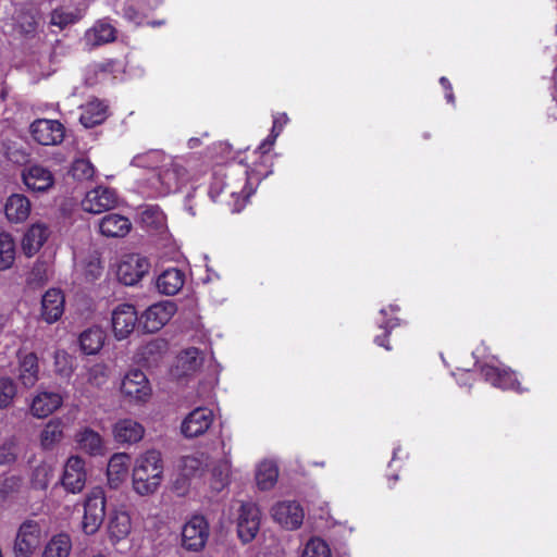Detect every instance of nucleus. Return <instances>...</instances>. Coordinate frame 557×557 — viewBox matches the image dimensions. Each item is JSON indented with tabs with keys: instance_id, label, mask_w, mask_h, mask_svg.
Returning a JSON list of instances; mask_svg holds the SVG:
<instances>
[{
	"instance_id": "nucleus-1",
	"label": "nucleus",
	"mask_w": 557,
	"mask_h": 557,
	"mask_svg": "<svg viewBox=\"0 0 557 557\" xmlns=\"http://www.w3.org/2000/svg\"><path fill=\"white\" fill-rule=\"evenodd\" d=\"M162 474L161 454L157 450H148L136 459L133 469L134 491L141 496L153 494L161 484Z\"/></svg>"
},
{
	"instance_id": "nucleus-2",
	"label": "nucleus",
	"mask_w": 557,
	"mask_h": 557,
	"mask_svg": "<svg viewBox=\"0 0 557 557\" xmlns=\"http://www.w3.org/2000/svg\"><path fill=\"white\" fill-rule=\"evenodd\" d=\"M106 517V496L101 488H95L84 504L83 531L95 534L101 527Z\"/></svg>"
},
{
	"instance_id": "nucleus-3",
	"label": "nucleus",
	"mask_w": 557,
	"mask_h": 557,
	"mask_svg": "<svg viewBox=\"0 0 557 557\" xmlns=\"http://www.w3.org/2000/svg\"><path fill=\"white\" fill-rule=\"evenodd\" d=\"M209 539V523L202 516H194L182 529V546L188 552H201Z\"/></svg>"
},
{
	"instance_id": "nucleus-4",
	"label": "nucleus",
	"mask_w": 557,
	"mask_h": 557,
	"mask_svg": "<svg viewBox=\"0 0 557 557\" xmlns=\"http://www.w3.org/2000/svg\"><path fill=\"white\" fill-rule=\"evenodd\" d=\"M176 304L171 300L151 305L141 315L140 323L147 333H154L165 325L176 312Z\"/></svg>"
},
{
	"instance_id": "nucleus-5",
	"label": "nucleus",
	"mask_w": 557,
	"mask_h": 557,
	"mask_svg": "<svg viewBox=\"0 0 557 557\" xmlns=\"http://www.w3.org/2000/svg\"><path fill=\"white\" fill-rule=\"evenodd\" d=\"M149 269L150 263L147 258L131 255L117 265L116 276L122 284L133 286L149 272Z\"/></svg>"
},
{
	"instance_id": "nucleus-6",
	"label": "nucleus",
	"mask_w": 557,
	"mask_h": 557,
	"mask_svg": "<svg viewBox=\"0 0 557 557\" xmlns=\"http://www.w3.org/2000/svg\"><path fill=\"white\" fill-rule=\"evenodd\" d=\"M260 528V510L253 503H243L238 510L237 534L243 543L251 542Z\"/></svg>"
},
{
	"instance_id": "nucleus-7",
	"label": "nucleus",
	"mask_w": 557,
	"mask_h": 557,
	"mask_svg": "<svg viewBox=\"0 0 557 557\" xmlns=\"http://www.w3.org/2000/svg\"><path fill=\"white\" fill-rule=\"evenodd\" d=\"M40 533V525L36 521L26 520L23 522L14 542L15 557H30L39 544Z\"/></svg>"
},
{
	"instance_id": "nucleus-8",
	"label": "nucleus",
	"mask_w": 557,
	"mask_h": 557,
	"mask_svg": "<svg viewBox=\"0 0 557 557\" xmlns=\"http://www.w3.org/2000/svg\"><path fill=\"white\" fill-rule=\"evenodd\" d=\"M30 133L40 145H59L64 138V126L55 120L39 119L32 123Z\"/></svg>"
},
{
	"instance_id": "nucleus-9",
	"label": "nucleus",
	"mask_w": 557,
	"mask_h": 557,
	"mask_svg": "<svg viewBox=\"0 0 557 557\" xmlns=\"http://www.w3.org/2000/svg\"><path fill=\"white\" fill-rule=\"evenodd\" d=\"M117 203V197L113 189L109 187H97L89 190L82 201L84 211L99 214L113 209Z\"/></svg>"
},
{
	"instance_id": "nucleus-10",
	"label": "nucleus",
	"mask_w": 557,
	"mask_h": 557,
	"mask_svg": "<svg viewBox=\"0 0 557 557\" xmlns=\"http://www.w3.org/2000/svg\"><path fill=\"white\" fill-rule=\"evenodd\" d=\"M213 412L209 408L198 407L187 414L182 422V433L187 438L205 434L213 422Z\"/></svg>"
},
{
	"instance_id": "nucleus-11",
	"label": "nucleus",
	"mask_w": 557,
	"mask_h": 557,
	"mask_svg": "<svg viewBox=\"0 0 557 557\" xmlns=\"http://www.w3.org/2000/svg\"><path fill=\"white\" fill-rule=\"evenodd\" d=\"M273 519L288 530L299 528L304 520V510L296 502H280L272 507Z\"/></svg>"
},
{
	"instance_id": "nucleus-12",
	"label": "nucleus",
	"mask_w": 557,
	"mask_h": 557,
	"mask_svg": "<svg viewBox=\"0 0 557 557\" xmlns=\"http://www.w3.org/2000/svg\"><path fill=\"white\" fill-rule=\"evenodd\" d=\"M138 321L137 312L133 305L123 304L112 312V329L116 339L126 338L134 330Z\"/></svg>"
},
{
	"instance_id": "nucleus-13",
	"label": "nucleus",
	"mask_w": 557,
	"mask_h": 557,
	"mask_svg": "<svg viewBox=\"0 0 557 557\" xmlns=\"http://www.w3.org/2000/svg\"><path fill=\"white\" fill-rule=\"evenodd\" d=\"M186 169L169 158V162H163L157 172V180L160 184L159 194L166 195L178 189L180 183L186 181Z\"/></svg>"
},
{
	"instance_id": "nucleus-14",
	"label": "nucleus",
	"mask_w": 557,
	"mask_h": 557,
	"mask_svg": "<svg viewBox=\"0 0 557 557\" xmlns=\"http://www.w3.org/2000/svg\"><path fill=\"white\" fill-rule=\"evenodd\" d=\"M121 391L135 400H146L151 393L146 374L140 370H133L122 381Z\"/></svg>"
},
{
	"instance_id": "nucleus-15",
	"label": "nucleus",
	"mask_w": 557,
	"mask_h": 557,
	"mask_svg": "<svg viewBox=\"0 0 557 557\" xmlns=\"http://www.w3.org/2000/svg\"><path fill=\"white\" fill-rule=\"evenodd\" d=\"M85 462L77 456L67 459L64 467L62 484L71 493H79L86 482V472L84 470Z\"/></svg>"
},
{
	"instance_id": "nucleus-16",
	"label": "nucleus",
	"mask_w": 557,
	"mask_h": 557,
	"mask_svg": "<svg viewBox=\"0 0 557 557\" xmlns=\"http://www.w3.org/2000/svg\"><path fill=\"white\" fill-rule=\"evenodd\" d=\"M22 178L28 189L37 193H45L54 184L51 171L37 164L25 169L22 173Z\"/></svg>"
},
{
	"instance_id": "nucleus-17",
	"label": "nucleus",
	"mask_w": 557,
	"mask_h": 557,
	"mask_svg": "<svg viewBox=\"0 0 557 557\" xmlns=\"http://www.w3.org/2000/svg\"><path fill=\"white\" fill-rule=\"evenodd\" d=\"M64 311V295L60 289H48L41 299V317L51 324L58 321Z\"/></svg>"
},
{
	"instance_id": "nucleus-18",
	"label": "nucleus",
	"mask_w": 557,
	"mask_h": 557,
	"mask_svg": "<svg viewBox=\"0 0 557 557\" xmlns=\"http://www.w3.org/2000/svg\"><path fill=\"white\" fill-rule=\"evenodd\" d=\"M4 213L10 222L22 223L30 213V201L22 194H13L5 201Z\"/></svg>"
},
{
	"instance_id": "nucleus-19",
	"label": "nucleus",
	"mask_w": 557,
	"mask_h": 557,
	"mask_svg": "<svg viewBox=\"0 0 557 557\" xmlns=\"http://www.w3.org/2000/svg\"><path fill=\"white\" fill-rule=\"evenodd\" d=\"M132 228L131 221L121 214L110 213L99 223V230L107 237H124Z\"/></svg>"
},
{
	"instance_id": "nucleus-20",
	"label": "nucleus",
	"mask_w": 557,
	"mask_h": 557,
	"mask_svg": "<svg viewBox=\"0 0 557 557\" xmlns=\"http://www.w3.org/2000/svg\"><path fill=\"white\" fill-rule=\"evenodd\" d=\"M481 372L484 379L492 385L503 389L512 388L520 392V384L515 377L513 372L509 370H500L490 364L483 366L481 368Z\"/></svg>"
},
{
	"instance_id": "nucleus-21",
	"label": "nucleus",
	"mask_w": 557,
	"mask_h": 557,
	"mask_svg": "<svg viewBox=\"0 0 557 557\" xmlns=\"http://www.w3.org/2000/svg\"><path fill=\"white\" fill-rule=\"evenodd\" d=\"M49 228L46 224H33L24 235L22 247L26 256L35 255L49 237Z\"/></svg>"
},
{
	"instance_id": "nucleus-22",
	"label": "nucleus",
	"mask_w": 557,
	"mask_h": 557,
	"mask_svg": "<svg viewBox=\"0 0 557 557\" xmlns=\"http://www.w3.org/2000/svg\"><path fill=\"white\" fill-rule=\"evenodd\" d=\"M62 397L58 393H39L32 403L30 411L36 418H46L62 405Z\"/></svg>"
},
{
	"instance_id": "nucleus-23",
	"label": "nucleus",
	"mask_w": 557,
	"mask_h": 557,
	"mask_svg": "<svg viewBox=\"0 0 557 557\" xmlns=\"http://www.w3.org/2000/svg\"><path fill=\"white\" fill-rule=\"evenodd\" d=\"M184 283V272L176 268H170L158 276L156 285L161 294L172 296L182 289Z\"/></svg>"
},
{
	"instance_id": "nucleus-24",
	"label": "nucleus",
	"mask_w": 557,
	"mask_h": 557,
	"mask_svg": "<svg viewBox=\"0 0 557 557\" xmlns=\"http://www.w3.org/2000/svg\"><path fill=\"white\" fill-rule=\"evenodd\" d=\"M106 333L98 326L83 331L78 337L81 350L85 355H96L103 347Z\"/></svg>"
},
{
	"instance_id": "nucleus-25",
	"label": "nucleus",
	"mask_w": 557,
	"mask_h": 557,
	"mask_svg": "<svg viewBox=\"0 0 557 557\" xmlns=\"http://www.w3.org/2000/svg\"><path fill=\"white\" fill-rule=\"evenodd\" d=\"M113 433L119 443L132 444L143 438L144 428L134 420L124 419L115 424Z\"/></svg>"
},
{
	"instance_id": "nucleus-26",
	"label": "nucleus",
	"mask_w": 557,
	"mask_h": 557,
	"mask_svg": "<svg viewBox=\"0 0 557 557\" xmlns=\"http://www.w3.org/2000/svg\"><path fill=\"white\" fill-rule=\"evenodd\" d=\"M109 535L110 540L119 542L127 537L132 530L131 517L125 511H115L109 518Z\"/></svg>"
},
{
	"instance_id": "nucleus-27",
	"label": "nucleus",
	"mask_w": 557,
	"mask_h": 557,
	"mask_svg": "<svg viewBox=\"0 0 557 557\" xmlns=\"http://www.w3.org/2000/svg\"><path fill=\"white\" fill-rule=\"evenodd\" d=\"M128 456L125 454L113 455L108 463L107 475L111 488H117L127 475Z\"/></svg>"
},
{
	"instance_id": "nucleus-28",
	"label": "nucleus",
	"mask_w": 557,
	"mask_h": 557,
	"mask_svg": "<svg viewBox=\"0 0 557 557\" xmlns=\"http://www.w3.org/2000/svg\"><path fill=\"white\" fill-rule=\"evenodd\" d=\"M107 119V107L99 100L88 102L79 117L81 124L85 128H91L103 123Z\"/></svg>"
},
{
	"instance_id": "nucleus-29",
	"label": "nucleus",
	"mask_w": 557,
	"mask_h": 557,
	"mask_svg": "<svg viewBox=\"0 0 557 557\" xmlns=\"http://www.w3.org/2000/svg\"><path fill=\"white\" fill-rule=\"evenodd\" d=\"M72 541L69 534L60 533L50 539L42 552V557H69Z\"/></svg>"
},
{
	"instance_id": "nucleus-30",
	"label": "nucleus",
	"mask_w": 557,
	"mask_h": 557,
	"mask_svg": "<svg viewBox=\"0 0 557 557\" xmlns=\"http://www.w3.org/2000/svg\"><path fill=\"white\" fill-rule=\"evenodd\" d=\"M18 379L25 387H33L38 381V359L34 352L23 357Z\"/></svg>"
},
{
	"instance_id": "nucleus-31",
	"label": "nucleus",
	"mask_w": 557,
	"mask_h": 557,
	"mask_svg": "<svg viewBox=\"0 0 557 557\" xmlns=\"http://www.w3.org/2000/svg\"><path fill=\"white\" fill-rule=\"evenodd\" d=\"M86 38L92 46L112 42L116 38V29L104 21H99L87 32Z\"/></svg>"
},
{
	"instance_id": "nucleus-32",
	"label": "nucleus",
	"mask_w": 557,
	"mask_h": 557,
	"mask_svg": "<svg viewBox=\"0 0 557 557\" xmlns=\"http://www.w3.org/2000/svg\"><path fill=\"white\" fill-rule=\"evenodd\" d=\"M63 438V422L60 419L50 420L40 434V444L45 449H51Z\"/></svg>"
},
{
	"instance_id": "nucleus-33",
	"label": "nucleus",
	"mask_w": 557,
	"mask_h": 557,
	"mask_svg": "<svg viewBox=\"0 0 557 557\" xmlns=\"http://www.w3.org/2000/svg\"><path fill=\"white\" fill-rule=\"evenodd\" d=\"M15 260V243L11 234L0 233V271L10 269Z\"/></svg>"
},
{
	"instance_id": "nucleus-34",
	"label": "nucleus",
	"mask_w": 557,
	"mask_h": 557,
	"mask_svg": "<svg viewBox=\"0 0 557 557\" xmlns=\"http://www.w3.org/2000/svg\"><path fill=\"white\" fill-rule=\"evenodd\" d=\"M277 469L271 461L261 462L256 473L257 485L260 490H270L277 480Z\"/></svg>"
},
{
	"instance_id": "nucleus-35",
	"label": "nucleus",
	"mask_w": 557,
	"mask_h": 557,
	"mask_svg": "<svg viewBox=\"0 0 557 557\" xmlns=\"http://www.w3.org/2000/svg\"><path fill=\"white\" fill-rule=\"evenodd\" d=\"M168 158L160 150H150L133 158L132 165L152 170H160Z\"/></svg>"
},
{
	"instance_id": "nucleus-36",
	"label": "nucleus",
	"mask_w": 557,
	"mask_h": 557,
	"mask_svg": "<svg viewBox=\"0 0 557 557\" xmlns=\"http://www.w3.org/2000/svg\"><path fill=\"white\" fill-rule=\"evenodd\" d=\"M200 355V350L195 347L184 350L177 358V367L182 368L185 374L196 371L202 364Z\"/></svg>"
},
{
	"instance_id": "nucleus-37",
	"label": "nucleus",
	"mask_w": 557,
	"mask_h": 557,
	"mask_svg": "<svg viewBox=\"0 0 557 557\" xmlns=\"http://www.w3.org/2000/svg\"><path fill=\"white\" fill-rule=\"evenodd\" d=\"M78 443L81 447L88 451L90 455H98L102 450V442L100 435L90 429H85L79 434Z\"/></svg>"
},
{
	"instance_id": "nucleus-38",
	"label": "nucleus",
	"mask_w": 557,
	"mask_h": 557,
	"mask_svg": "<svg viewBox=\"0 0 557 557\" xmlns=\"http://www.w3.org/2000/svg\"><path fill=\"white\" fill-rule=\"evenodd\" d=\"M20 454L18 442L14 437L5 440L0 446V466H13Z\"/></svg>"
},
{
	"instance_id": "nucleus-39",
	"label": "nucleus",
	"mask_w": 557,
	"mask_h": 557,
	"mask_svg": "<svg viewBox=\"0 0 557 557\" xmlns=\"http://www.w3.org/2000/svg\"><path fill=\"white\" fill-rule=\"evenodd\" d=\"M53 476V469L48 463H40L33 470L32 485L37 490H45L48 487Z\"/></svg>"
},
{
	"instance_id": "nucleus-40",
	"label": "nucleus",
	"mask_w": 557,
	"mask_h": 557,
	"mask_svg": "<svg viewBox=\"0 0 557 557\" xmlns=\"http://www.w3.org/2000/svg\"><path fill=\"white\" fill-rule=\"evenodd\" d=\"M81 15L72 11H65L62 8L54 9L51 12L50 24L58 26L60 29L65 28L79 21Z\"/></svg>"
},
{
	"instance_id": "nucleus-41",
	"label": "nucleus",
	"mask_w": 557,
	"mask_h": 557,
	"mask_svg": "<svg viewBox=\"0 0 557 557\" xmlns=\"http://www.w3.org/2000/svg\"><path fill=\"white\" fill-rule=\"evenodd\" d=\"M302 557H332L329 545L321 539H311L302 553Z\"/></svg>"
},
{
	"instance_id": "nucleus-42",
	"label": "nucleus",
	"mask_w": 557,
	"mask_h": 557,
	"mask_svg": "<svg viewBox=\"0 0 557 557\" xmlns=\"http://www.w3.org/2000/svg\"><path fill=\"white\" fill-rule=\"evenodd\" d=\"M16 395V385L10 377H0V408H8Z\"/></svg>"
},
{
	"instance_id": "nucleus-43",
	"label": "nucleus",
	"mask_w": 557,
	"mask_h": 557,
	"mask_svg": "<svg viewBox=\"0 0 557 557\" xmlns=\"http://www.w3.org/2000/svg\"><path fill=\"white\" fill-rule=\"evenodd\" d=\"M207 467H209V465L203 459L202 454L200 456H187L183 458L184 476L201 473Z\"/></svg>"
},
{
	"instance_id": "nucleus-44",
	"label": "nucleus",
	"mask_w": 557,
	"mask_h": 557,
	"mask_svg": "<svg viewBox=\"0 0 557 557\" xmlns=\"http://www.w3.org/2000/svg\"><path fill=\"white\" fill-rule=\"evenodd\" d=\"M72 175L78 181H87L94 177L95 169L89 160L78 159L72 165Z\"/></svg>"
},
{
	"instance_id": "nucleus-45",
	"label": "nucleus",
	"mask_w": 557,
	"mask_h": 557,
	"mask_svg": "<svg viewBox=\"0 0 557 557\" xmlns=\"http://www.w3.org/2000/svg\"><path fill=\"white\" fill-rule=\"evenodd\" d=\"M39 25V20L35 14L29 12H24L20 14L18 17V26L23 34L26 36H33L36 33V29Z\"/></svg>"
},
{
	"instance_id": "nucleus-46",
	"label": "nucleus",
	"mask_w": 557,
	"mask_h": 557,
	"mask_svg": "<svg viewBox=\"0 0 557 557\" xmlns=\"http://www.w3.org/2000/svg\"><path fill=\"white\" fill-rule=\"evenodd\" d=\"M55 371L63 377H69L72 372L70 356L65 351H57L54 355Z\"/></svg>"
},
{
	"instance_id": "nucleus-47",
	"label": "nucleus",
	"mask_w": 557,
	"mask_h": 557,
	"mask_svg": "<svg viewBox=\"0 0 557 557\" xmlns=\"http://www.w3.org/2000/svg\"><path fill=\"white\" fill-rule=\"evenodd\" d=\"M141 221L147 225L159 224L162 221V212L158 207H146L141 212Z\"/></svg>"
},
{
	"instance_id": "nucleus-48",
	"label": "nucleus",
	"mask_w": 557,
	"mask_h": 557,
	"mask_svg": "<svg viewBox=\"0 0 557 557\" xmlns=\"http://www.w3.org/2000/svg\"><path fill=\"white\" fill-rule=\"evenodd\" d=\"M228 471V463L226 461H223L212 469V474L213 476L219 478L222 485H224L227 482Z\"/></svg>"
},
{
	"instance_id": "nucleus-49",
	"label": "nucleus",
	"mask_w": 557,
	"mask_h": 557,
	"mask_svg": "<svg viewBox=\"0 0 557 557\" xmlns=\"http://www.w3.org/2000/svg\"><path fill=\"white\" fill-rule=\"evenodd\" d=\"M21 483V479L18 476H10L7 478L2 483V491L5 493L15 491Z\"/></svg>"
},
{
	"instance_id": "nucleus-50",
	"label": "nucleus",
	"mask_w": 557,
	"mask_h": 557,
	"mask_svg": "<svg viewBox=\"0 0 557 557\" xmlns=\"http://www.w3.org/2000/svg\"><path fill=\"white\" fill-rule=\"evenodd\" d=\"M124 17L131 22H135L136 24L141 23L140 14L133 5L124 8Z\"/></svg>"
},
{
	"instance_id": "nucleus-51",
	"label": "nucleus",
	"mask_w": 557,
	"mask_h": 557,
	"mask_svg": "<svg viewBox=\"0 0 557 557\" xmlns=\"http://www.w3.org/2000/svg\"><path fill=\"white\" fill-rule=\"evenodd\" d=\"M165 346V343L164 342H160V341H153V342H150L147 346H146V351L148 354H152L154 350H159L161 349L162 347Z\"/></svg>"
},
{
	"instance_id": "nucleus-52",
	"label": "nucleus",
	"mask_w": 557,
	"mask_h": 557,
	"mask_svg": "<svg viewBox=\"0 0 557 557\" xmlns=\"http://www.w3.org/2000/svg\"><path fill=\"white\" fill-rule=\"evenodd\" d=\"M186 479H177L174 483V488L177 491L178 495H184L186 491Z\"/></svg>"
},
{
	"instance_id": "nucleus-53",
	"label": "nucleus",
	"mask_w": 557,
	"mask_h": 557,
	"mask_svg": "<svg viewBox=\"0 0 557 557\" xmlns=\"http://www.w3.org/2000/svg\"><path fill=\"white\" fill-rule=\"evenodd\" d=\"M277 123L278 121L275 120L274 123H273V127H272V135H273V140L275 139V137L280 134L281 129H282V125L278 127L277 126Z\"/></svg>"
},
{
	"instance_id": "nucleus-54",
	"label": "nucleus",
	"mask_w": 557,
	"mask_h": 557,
	"mask_svg": "<svg viewBox=\"0 0 557 557\" xmlns=\"http://www.w3.org/2000/svg\"><path fill=\"white\" fill-rule=\"evenodd\" d=\"M440 83H441V85H442L445 89H447V90H450V89H451L450 83H449V81H448L446 77H441Z\"/></svg>"
},
{
	"instance_id": "nucleus-55",
	"label": "nucleus",
	"mask_w": 557,
	"mask_h": 557,
	"mask_svg": "<svg viewBox=\"0 0 557 557\" xmlns=\"http://www.w3.org/2000/svg\"><path fill=\"white\" fill-rule=\"evenodd\" d=\"M41 271H42V269H41V267H40V265H35V267H34V269H33V271H32V274H33V275H35V276H37V275H40V274H41Z\"/></svg>"
},
{
	"instance_id": "nucleus-56",
	"label": "nucleus",
	"mask_w": 557,
	"mask_h": 557,
	"mask_svg": "<svg viewBox=\"0 0 557 557\" xmlns=\"http://www.w3.org/2000/svg\"><path fill=\"white\" fill-rule=\"evenodd\" d=\"M375 343L380 346H384L386 349H389V347L387 345H385L384 341L382 339L381 336H376L375 338Z\"/></svg>"
},
{
	"instance_id": "nucleus-57",
	"label": "nucleus",
	"mask_w": 557,
	"mask_h": 557,
	"mask_svg": "<svg viewBox=\"0 0 557 557\" xmlns=\"http://www.w3.org/2000/svg\"><path fill=\"white\" fill-rule=\"evenodd\" d=\"M269 144V146H271L273 144V140H265L261 146H260V149H263V151L265 152L268 149L265 148L267 145Z\"/></svg>"
},
{
	"instance_id": "nucleus-58",
	"label": "nucleus",
	"mask_w": 557,
	"mask_h": 557,
	"mask_svg": "<svg viewBox=\"0 0 557 557\" xmlns=\"http://www.w3.org/2000/svg\"><path fill=\"white\" fill-rule=\"evenodd\" d=\"M446 99L449 101V102H454V94L451 92V89L449 90V92L446 95Z\"/></svg>"
},
{
	"instance_id": "nucleus-59",
	"label": "nucleus",
	"mask_w": 557,
	"mask_h": 557,
	"mask_svg": "<svg viewBox=\"0 0 557 557\" xmlns=\"http://www.w3.org/2000/svg\"><path fill=\"white\" fill-rule=\"evenodd\" d=\"M163 23H164L163 21H153V22H150L149 24H150L151 26L156 27V26H160V25H162Z\"/></svg>"
},
{
	"instance_id": "nucleus-60",
	"label": "nucleus",
	"mask_w": 557,
	"mask_h": 557,
	"mask_svg": "<svg viewBox=\"0 0 557 557\" xmlns=\"http://www.w3.org/2000/svg\"><path fill=\"white\" fill-rule=\"evenodd\" d=\"M196 141H197V139H190L189 143H193V145H190V148H194V145H196Z\"/></svg>"
},
{
	"instance_id": "nucleus-61",
	"label": "nucleus",
	"mask_w": 557,
	"mask_h": 557,
	"mask_svg": "<svg viewBox=\"0 0 557 557\" xmlns=\"http://www.w3.org/2000/svg\"><path fill=\"white\" fill-rule=\"evenodd\" d=\"M196 141H197V139H190L189 143H193V145H190V148H194V145H196Z\"/></svg>"
},
{
	"instance_id": "nucleus-62",
	"label": "nucleus",
	"mask_w": 557,
	"mask_h": 557,
	"mask_svg": "<svg viewBox=\"0 0 557 557\" xmlns=\"http://www.w3.org/2000/svg\"><path fill=\"white\" fill-rule=\"evenodd\" d=\"M196 141H197V139H190L189 143H193V145H190V148H194V145H196Z\"/></svg>"
},
{
	"instance_id": "nucleus-63",
	"label": "nucleus",
	"mask_w": 557,
	"mask_h": 557,
	"mask_svg": "<svg viewBox=\"0 0 557 557\" xmlns=\"http://www.w3.org/2000/svg\"><path fill=\"white\" fill-rule=\"evenodd\" d=\"M281 121L286 122L287 121V115L284 114V117H281Z\"/></svg>"
},
{
	"instance_id": "nucleus-64",
	"label": "nucleus",
	"mask_w": 557,
	"mask_h": 557,
	"mask_svg": "<svg viewBox=\"0 0 557 557\" xmlns=\"http://www.w3.org/2000/svg\"><path fill=\"white\" fill-rule=\"evenodd\" d=\"M281 121L286 122L287 121V115L284 114V117H281Z\"/></svg>"
}]
</instances>
